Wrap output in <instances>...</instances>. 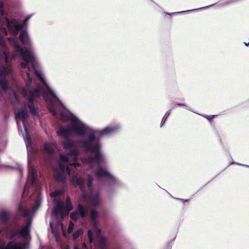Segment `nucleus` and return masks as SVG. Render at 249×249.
<instances>
[{"label":"nucleus","mask_w":249,"mask_h":249,"mask_svg":"<svg viewBox=\"0 0 249 249\" xmlns=\"http://www.w3.org/2000/svg\"><path fill=\"white\" fill-rule=\"evenodd\" d=\"M3 6V4L2 2H0V10H1V8Z\"/></svg>","instance_id":"obj_28"},{"label":"nucleus","mask_w":249,"mask_h":249,"mask_svg":"<svg viewBox=\"0 0 249 249\" xmlns=\"http://www.w3.org/2000/svg\"><path fill=\"white\" fill-rule=\"evenodd\" d=\"M50 226H51V228H52V224L51 223H50Z\"/></svg>","instance_id":"obj_36"},{"label":"nucleus","mask_w":249,"mask_h":249,"mask_svg":"<svg viewBox=\"0 0 249 249\" xmlns=\"http://www.w3.org/2000/svg\"><path fill=\"white\" fill-rule=\"evenodd\" d=\"M93 140V138L92 137L90 138V141H92Z\"/></svg>","instance_id":"obj_32"},{"label":"nucleus","mask_w":249,"mask_h":249,"mask_svg":"<svg viewBox=\"0 0 249 249\" xmlns=\"http://www.w3.org/2000/svg\"><path fill=\"white\" fill-rule=\"evenodd\" d=\"M71 217L73 219H76L78 217V214L77 213H71Z\"/></svg>","instance_id":"obj_22"},{"label":"nucleus","mask_w":249,"mask_h":249,"mask_svg":"<svg viewBox=\"0 0 249 249\" xmlns=\"http://www.w3.org/2000/svg\"><path fill=\"white\" fill-rule=\"evenodd\" d=\"M27 75L28 76L29 79H30V78L29 75V73H27Z\"/></svg>","instance_id":"obj_33"},{"label":"nucleus","mask_w":249,"mask_h":249,"mask_svg":"<svg viewBox=\"0 0 249 249\" xmlns=\"http://www.w3.org/2000/svg\"><path fill=\"white\" fill-rule=\"evenodd\" d=\"M92 151H93V152L96 155L95 159L97 160H98L99 158L101 156V154L99 153L98 148L97 147L96 148H94L92 150Z\"/></svg>","instance_id":"obj_14"},{"label":"nucleus","mask_w":249,"mask_h":249,"mask_svg":"<svg viewBox=\"0 0 249 249\" xmlns=\"http://www.w3.org/2000/svg\"><path fill=\"white\" fill-rule=\"evenodd\" d=\"M29 224H28L25 227L22 229L21 231V234L24 236L28 235L29 232Z\"/></svg>","instance_id":"obj_8"},{"label":"nucleus","mask_w":249,"mask_h":249,"mask_svg":"<svg viewBox=\"0 0 249 249\" xmlns=\"http://www.w3.org/2000/svg\"><path fill=\"white\" fill-rule=\"evenodd\" d=\"M74 224L72 222H70L68 229V231L70 233L73 230Z\"/></svg>","instance_id":"obj_20"},{"label":"nucleus","mask_w":249,"mask_h":249,"mask_svg":"<svg viewBox=\"0 0 249 249\" xmlns=\"http://www.w3.org/2000/svg\"><path fill=\"white\" fill-rule=\"evenodd\" d=\"M16 118L18 122L19 120L24 121L26 115V112L25 111H17L15 112Z\"/></svg>","instance_id":"obj_7"},{"label":"nucleus","mask_w":249,"mask_h":249,"mask_svg":"<svg viewBox=\"0 0 249 249\" xmlns=\"http://www.w3.org/2000/svg\"><path fill=\"white\" fill-rule=\"evenodd\" d=\"M58 133L60 135H65L66 133H68L67 130L65 129H61L59 131H58Z\"/></svg>","instance_id":"obj_18"},{"label":"nucleus","mask_w":249,"mask_h":249,"mask_svg":"<svg viewBox=\"0 0 249 249\" xmlns=\"http://www.w3.org/2000/svg\"><path fill=\"white\" fill-rule=\"evenodd\" d=\"M21 66L24 68H26V65L25 64L23 63H22Z\"/></svg>","instance_id":"obj_29"},{"label":"nucleus","mask_w":249,"mask_h":249,"mask_svg":"<svg viewBox=\"0 0 249 249\" xmlns=\"http://www.w3.org/2000/svg\"><path fill=\"white\" fill-rule=\"evenodd\" d=\"M245 44H246V45L248 46L249 44V43L248 44H247L246 43H245Z\"/></svg>","instance_id":"obj_34"},{"label":"nucleus","mask_w":249,"mask_h":249,"mask_svg":"<svg viewBox=\"0 0 249 249\" xmlns=\"http://www.w3.org/2000/svg\"><path fill=\"white\" fill-rule=\"evenodd\" d=\"M99 231H100L99 230H95L93 233L94 235H97L99 233ZM92 235V232L90 231H89L88 232V237L90 243H91L93 241Z\"/></svg>","instance_id":"obj_9"},{"label":"nucleus","mask_w":249,"mask_h":249,"mask_svg":"<svg viewBox=\"0 0 249 249\" xmlns=\"http://www.w3.org/2000/svg\"><path fill=\"white\" fill-rule=\"evenodd\" d=\"M72 181L76 184H80V180L78 178H74L73 179Z\"/></svg>","instance_id":"obj_25"},{"label":"nucleus","mask_w":249,"mask_h":249,"mask_svg":"<svg viewBox=\"0 0 249 249\" xmlns=\"http://www.w3.org/2000/svg\"><path fill=\"white\" fill-rule=\"evenodd\" d=\"M0 249H22L17 246H16L12 243H10L6 246L0 248Z\"/></svg>","instance_id":"obj_10"},{"label":"nucleus","mask_w":249,"mask_h":249,"mask_svg":"<svg viewBox=\"0 0 249 249\" xmlns=\"http://www.w3.org/2000/svg\"><path fill=\"white\" fill-rule=\"evenodd\" d=\"M97 174L99 176H105L108 174V173L105 170L103 169H100L97 173Z\"/></svg>","instance_id":"obj_17"},{"label":"nucleus","mask_w":249,"mask_h":249,"mask_svg":"<svg viewBox=\"0 0 249 249\" xmlns=\"http://www.w3.org/2000/svg\"><path fill=\"white\" fill-rule=\"evenodd\" d=\"M4 32H5V34H7V33H6V31H5V30H4Z\"/></svg>","instance_id":"obj_37"},{"label":"nucleus","mask_w":249,"mask_h":249,"mask_svg":"<svg viewBox=\"0 0 249 249\" xmlns=\"http://www.w3.org/2000/svg\"><path fill=\"white\" fill-rule=\"evenodd\" d=\"M7 213L6 211H2L0 212V219L2 221H5L7 217Z\"/></svg>","instance_id":"obj_13"},{"label":"nucleus","mask_w":249,"mask_h":249,"mask_svg":"<svg viewBox=\"0 0 249 249\" xmlns=\"http://www.w3.org/2000/svg\"><path fill=\"white\" fill-rule=\"evenodd\" d=\"M82 232V231L81 230H78V231H77L75 233H74L73 234V238H76L77 237H78V236L80 235V234Z\"/></svg>","instance_id":"obj_21"},{"label":"nucleus","mask_w":249,"mask_h":249,"mask_svg":"<svg viewBox=\"0 0 249 249\" xmlns=\"http://www.w3.org/2000/svg\"><path fill=\"white\" fill-rule=\"evenodd\" d=\"M24 128H25V131L26 132V131H27L26 128L25 127H24Z\"/></svg>","instance_id":"obj_38"},{"label":"nucleus","mask_w":249,"mask_h":249,"mask_svg":"<svg viewBox=\"0 0 249 249\" xmlns=\"http://www.w3.org/2000/svg\"><path fill=\"white\" fill-rule=\"evenodd\" d=\"M24 138L25 141L26 143L27 147V148H28L29 144L30 143V142H31L30 138L27 135H26V137H24Z\"/></svg>","instance_id":"obj_19"},{"label":"nucleus","mask_w":249,"mask_h":249,"mask_svg":"<svg viewBox=\"0 0 249 249\" xmlns=\"http://www.w3.org/2000/svg\"><path fill=\"white\" fill-rule=\"evenodd\" d=\"M29 107L30 110L31 112V113L32 114H35V108L33 106H29Z\"/></svg>","instance_id":"obj_26"},{"label":"nucleus","mask_w":249,"mask_h":249,"mask_svg":"<svg viewBox=\"0 0 249 249\" xmlns=\"http://www.w3.org/2000/svg\"><path fill=\"white\" fill-rule=\"evenodd\" d=\"M6 22L8 28L14 34H17L18 32H20V39L23 43L27 44L29 42V39L26 32L15 21L12 20L10 22L6 19Z\"/></svg>","instance_id":"obj_2"},{"label":"nucleus","mask_w":249,"mask_h":249,"mask_svg":"<svg viewBox=\"0 0 249 249\" xmlns=\"http://www.w3.org/2000/svg\"><path fill=\"white\" fill-rule=\"evenodd\" d=\"M86 127L78 119H75L73 123V128L72 131L76 135H82L85 132Z\"/></svg>","instance_id":"obj_6"},{"label":"nucleus","mask_w":249,"mask_h":249,"mask_svg":"<svg viewBox=\"0 0 249 249\" xmlns=\"http://www.w3.org/2000/svg\"><path fill=\"white\" fill-rule=\"evenodd\" d=\"M76 154L75 152H73L71 154H69L68 156H62L61 157V162L60 164V166L61 169H64L65 167L67 166L66 169L68 171L69 167H68V165L69 164L71 166H74L75 167V163H71L70 160H72L73 161H75V159L76 158Z\"/></svg>","instance_id":"obj_4"},{"label":"nucleus","mask_w":249,"mask_h":249,"mask_svg":"<svg viewBox=\"0 0 249 249\" xmlns=\"http://www.w3.org/2000/svg\"><path fill=\"white\" fill-rule=\"evenodd\" d=\"M74 249H78V248H77L76 247H75L74 248Z\"/></svg>","instance_id":"obj_39"},{"label":"nucleus","mask_w":249,"mask_h":249,"mask_svg":"<svg viewBox=\"0 0 249 249\" xmlns=\"http://www.w3.org/2000/svg\"><path fill=\"white\" fill-rule=\"evenodd\" d=\"M79 212L82 217H83L85 215V209L81 205L79 206Z\"/></svg>","instance_id":"obj_16"},{"label":"nucleus","mask_w":249,"mask_h":249,"mask_svg":"<svg viewBox=\"0 0 249 249\" xmlns=\"http://www.w3.org/2000/svg\"><path fill=\"white\" fill-rule=\"evenodd\" d=\"M72 205L70 203L69 199L67 201V205L66 208H64L62 205L61 202H59L56 206V209L54 213L56 215H60L63 217V213L65 211L66 213H67L72 209Z\"/></svg>","instance_id":"obj_5"},{"label":"nucleus","mask_w":249,"mask_h":249,"mask_svg":"<svg viewBox=\"0 0 249 249\" xmlns=\"http://www.w3.org/2000/svg\"><path fill=\"white\" fill-rule=\"evenodd\" d=\"M29 100H30V101L32 100V97H30V98H29Z\"/></svg>","instance_id":"obj_35"},{"label":"nucleus","mask_w":249,"mask_h":249,"mask_svg":"<svg viewBox=\"0 0 249 249\" xmlns=\"http://www.w3.org/2000/svg\"><path fill=\"white\" fill-rule=\"evenodd\" d=\"M113 131V129L110 127H107L102 132H101L100 135H104L111 133Z\"/></svg>","instance_id":"obj_11"},{"label":"nucleus","mask_w":249,"mask_h":249,"mask_svg":"<svg viewBox=\"0 0 249 249\" xmlns=\"http://www.w3.org/2000/svg\"><path fill=\"white\" fill-rule=\"evenodd\" d=\"M17 51L21 54L23 59L28 64L31 63L33 68L35 69V66L37 63V60L34 53L31 51H23L18 46L17 47Z\"/></svg>","instance_id":"obj_3"},{"label":"nucleus","mask_w":249,"mask_h":249,"mask_svg":"<svg viewBox=\"0 0 249 249\" xmlns=\"http://www.w3.org/2000/svg\"><path fill=\"white\" fill-rule=\"evenodd\" d=\"M0 85L2 86V88L3 89H5V87L6 85V80L5 77H4L2 75H0Z\"/></svg>","instance_id":"obj_12"},{"label":"nucleus","mask_w":249,"mask_h":249,"mask_svg":"<svg viewBox=\"0 0 249 249\" xmlns=\"http://www.w3.org/2000/svg\"><path fill=\"white\" fill-rule=\"evenodd\" d=\"M59 194V192L58 191H55L54 192H53L51 194V196L52 197H54L57 196Z\"/></svg>","instance_id":"obj_24"},{"label":"nucleus","mask_w":249,"mask_h":249,"mask_svg":"<svg viewBox=\"0 0 249 249\" xmlns=\"http://www.w3.org/2000/svg\"><path fill=\"white\" fill-rule=\"evenodd\" d=\"M71 144L70 142H67L64 144V147L66 149H67V148H68L69 147H71Z\"/></svg>","instance_id":"obj_23"},{"label":"nucleus","mask_w":249,"mask_h":249,"mask_svg":"<svg viewBox=\"0 0 249 249\" xmlns=\"http://www.w3.org/2000/svg\"><path fill=\"white\" fill-rule=\"evenodd\" d=\"M52 145L50 143H46L45 145L44 149L48 152H51L52 151Z\"/></svg>","instance_id":"obj_15"},{"label":"nucleus","mask_w":249,"mask_h":249,"mask_svg":"<svg viewBox=\"0 0 249 249\" xmlns=\"http://www.w3.org/2000/svg\"><path fill=\"white\" fill-rule=\"evenodd\" d=\"M39 204L38 203H37V204H36V209L38 208V207L39 206Z\"/></svg>","instance_id":"obj_30"},{"label":"nucleus","mask_w":249,"mask_h":249,"mask_svg":"<svg viewBox=\"0 0 249 249\" xmlns=\"http://www.w3.org/2000/svg\"><path fill=\"white\" fill-rule=\"evenodd\" d=\"M83 247H84V248H86V244H85V243H84L83 244Z\"/></svg>","instance_id":"obj_31"},{"label":"nucleus","mask_w":249,"mask_h":249,"mask_svg":"<svg viewBox=\"0 0 249 249\" xmlns=\"http://www.w3.org/2000/svg\"><path fill=\"white\" fill-rule=\"evenodd\" d=\"M63 234H64V235H66L65 233L64 232H63Z\"/></svg>","instance_id":"obj_40"},{"label":"nucleus","mask_w":249,"mask_h":249,"mask_svg":"<svg viewBox=\"0 0 249 249\" xmlns=\"http://www.w3.org/2000/svg\"><path fill=\"white\" fill-rule=\"evenodd\" d=\"M35 72L36 76L40 79V81L41 82L43 88L41 89H40V88H38L35 90V92L32 94V96L34 97L36 95L39 96L40 94H42L45 97L46 101L48 103L50 111L53 114H55L56 112L52 108V106H53V104L54 102L56 101H58V99L54 95L53 91L51 90L46 85L43 77V75L42 74L41 72L35 70Z\"/></svg>","instance_id":"obj_1"},{"label":"nucleus","mask_w":249,"mask_h":249,"mask_svg":"<svg viewBox=\"0 0 249 249\" xmlns=\"http://www.w3.org/2000/svg\"><path fill=\"white\" fill-rule=\"evenodd\" d=\"M61 119H62L63 120H66V118H65L64 117H63V116L62 115V114H61Z\"/></svg>","instance_id":"obj_27"}]
</instances>
